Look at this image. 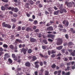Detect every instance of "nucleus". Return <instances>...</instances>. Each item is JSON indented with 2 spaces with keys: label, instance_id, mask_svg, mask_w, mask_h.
I'll list each match as a JSON object with an SVG mask.
<instances>
[{
  "label": "nucleus",
  "instance_id": "f257e3e1",
  "mask_svg": "<svg viewBox=\"0 0 75 75\" xmlns=\"http://www.w3.org/2000/svg\"><path fill=\"white\" fill-rule=\"evenodd\" d=\"M63 42L62 39L61 38H59L58 39L57 44V45H62Z\"/></svg>",
  "mask_w": 75,
  "mask_h": 75
},
{
  "label": "nucleus",
  "instance_id": "f03ea898",
  "mask_svg": "<svg viewBox=\"0 0 75 75\" xmlns=\"http://www.w3.org/2000/svg\"><path fill=\"white\" fill-rule=\"evenodd\" d=\"M28 51V48H26V49L24 48H23L21 50V52L23 53V54L24 55H25L27 54V51Z\"/></svg>",
  "mask_w": 75,
  "mask_h": 75
},
{
  "label": "nucleus",
  "instance_id": "7ed1b4c3",
  "mask_svg": "<svg viewBox=\"0 0 75 75\" xmlns=\"http://www.w3.org/2000/svg\"><path fill=\"white\" fill-rule=\"evenodd\" d=\"M47 37L48 38H51L52 40H54V38L55 37V35H52V34H49L47 35Z\"/></svg>",
  "mask_w": 75,
  "mask_h": 75
},
{
  "label": "nucleus",
  "instance_id": "20e7f679",
  "mask_svg": "<svg viewBox=\"0 0 75 75\" xmlns=\"http://www.w3.org/2000/svg\"><path fill=\"white\" fill-rule=\"evenodd\" d=\"M65 4H67V7H72V4L71 2L68 3V2L66 1L65 2Z\"/></svg>",
  "mask_w": 75,
  "mask_h": 75
},
{
  "label": "nucleus",
  "instance_id": "39448f33",
  "mask_svg": "<svg viewBox=\"0 0 75 75\" xmlns=\"http://www.w3.org/2000/svg\"><path fill=\"white\" fill-rule=\"evenodd\" d=\"M30 41L31 42H35L37 41V40L33 38H30Z\"/></svg>",
  "mask_w": 75,
  "mask_h": 75
},
{
  "label": "nucleus",
  "instance_id": "423d86ee",
  "mask_svg": "<svg viewBox=\"0 0 75 75\" xmlns=\"http://www.w3.org/2000/svg\"><path fill=\"white\" fill-rule=\"evenodd\" d=\"M8 25V24H6V22H3L2 24V26L3 27H6V28H7V27Z\"/></svg>",
  "mask_w": 75,
  "mask_h": 75
},
{
  "label": "nucleus",
  "instance_id": "0eeeda50",
  "mask_svg": "<svg viewBox=\"0 0 75 75\" xmlns=\"http://www.w3.org/2000/svg\"><path fill=\"white\" fill-rule=\"evenodd\" d=\"M47 30L48 31H53V28L52 26H50L47 27Z\"/></svg>",
  "mask_w": 75,
  "mask_h": 75
},
{
  "label": "nucleus",
  "instance_id": "6e6552de",
  "mask_svg": "<svg viewBox=\"0 0 75 75\" xmlns=\"http://www.w3.org/2000/svg\"><path fill=\"white\" fill-rule=\"evenodd\" d=\"M25 31H28H28H32H32H33V30L32 29L30 28V27H28L26 29Z\"/></svg>",
  "mask_w": 75,
  "mask_h": 75
},
{
  "label": "nucleus",
  "instance_id": "1a4fd4ad",
  "mask_svg": "<svg viewBox=\"0 0 75 75\" xmlns=\"http://www.w3.org/2000/svg\"><path fill=\"white\" fill-rule=\"evenodd\" d=\"M32 58V61H35L37 59L35 56H33Z\"/></svg>",
  "mask_w": 75,
  "mask_h": 75
},
{
  "label": "nucleus",
  "instance_id": "9d476101",
  "mask_svg": "<svg viewBox=\"0 0 75 75\" xmlns=\"http://www.w3.org/2000/svg\"><path fill=\"white\" fill-rule=\"evenodd\" d=\"M25 65L26 67H30V65H31V64H30V62H28L25 63Z\"/></svg>",
  "mask_w": 75,
  "mask_h": 75
},
{
  "label": "nucleus",
  "instance_id": "9b49d317",
  "mask_svg": "<svg viewBox=\"0 0 75 75\" xmlns=\"http://www.w3.org/2000/svg\"><path fill=\"white\" fill-rule=\"evenodd\" d=\"M5 57L6 58H10V55H9L8 54H5Z\"/></svg>",
  "mask_w": 75,
  "mask_h": 75
},
{
  "label": "nucleus",
  "instance_id": "f8f14e48",
  "mask_svg": "<svg viewBox=\"0 0 75 75\" xmlns=\"http://www.w3.org/2000/svg\"><path fill=\"white\" fill-rule=\"evenodd\" d=\"M16 43H18V42H19V43H20L21 42V40L18 39H16Z\"/></svg>",
  "mask_w": 75,
  "mask_h": 75
},
{
  "label": "nucleus",
  "instance_id": "ddd939ff",
  "mask_svg": "<svg viewBox=\"0 0 75 75\" xmlns=\"http://www.w3.org/2000/svg\"><path fill=\"white\" fill-rule=\"evenodd\" d=\"M42 42H43L44 43V44H48L47 41L45 39H44L42 40Z\"/></svg>",
  "mask_w": 75,
  "mask_h": 75
},
{
  "label": "nucleus",
  "instance_id": "4468645a",
  "mask_svg": "<svg viewBox=\"0 0 75 75\" xmlns=\"http://www.w3.org/2000/svg\"><path fill=\"white\" fill-rule=\"evenodd\" d=\"M14 52H18V50H17V46H15V47L14 48Z\"/></svg>",
  "mask_w": 75,
  "mask_h": 75
},
{
  "label": "nucleus",
  "instance_id": "2eb2a0df",
  "mask_svg": "<svg viewBox=\"0 0 75 75\" xmlns=\"http://www.w3.org/2000/svg\"><path fill=\"white\" fill-rule=\"evenodd\" d=\"M63 47V46H60L58 47H57V50H61V49Z\"/></svg>",
  "mask_w": 75,
  "mask_h": 75
},
{
  "label": "nucleus",
  "instance_id": "dca6fc26",
  "mask_svg": "<svg viewBox=\"0 0 75 75\" xmlns=\"http://www.w3.org/2000/svg\"><path fill=\"white\" fill-rule=\"evenodd\" d=\"M59 12V10H57V11H55L54 12V15H58Z\"/></svg>",
  "mask_w": 75,
  "mask_h": 75
},
{
  "label": "nucleus",
  "instance_id": "f3484780",
  "mask_svg": "<svg viewBox=\"0 0 75 75\" xmlns=\"http://www.w3.org/2000/svg\"><path fill=\"white\" fill-rule=\"evenodd\" d=\"M9 47L11 49V50H13L14 49V46L13 45H11L10 46H9Z\"/></svg>",
  "mask_w": 75,
  "mask_h": 75
},
{
  "label": "nucleus",
  "instance_id": "a211bd4d",
  "mask_svg": "<svg viewBox=\"0 0 75 75\" xmlns=\"http://www.w3.org/2000/svg\"><path fill=\"white\" fill-rule=\"evenodd\" d=\"M8 61L10 64H12L13 63V60H11V59L9 58L8 59Z\"/></svg>",
  "mask_w": 75,
  "mask_h": 75
},
{
  "label": "nucleus",
  "instance_id": "6ab92c4d",
  "mask_svg": "<svg viewBox=\"0 0 75 75\" xmlns=\"http://www.w3.org/2000/svg\"><path fill=\"white\" fill-rule=\"evenodd\" d=\"M3 47L4 48L7 49V48L8 47V45L6 44H4L3 45Z\"/></svg>",
  "mask_w": 75,
  "mask_h": 75
},
{
  "label": "nucleus",
  "instance_id": "aec40b11",
  "mask_svg": "<svg viewBox=\"0 0 75 75\" xmlns=\"http://www.w3.org/2000/svg\"><path fill=\"white\" fill-rule=\"evenodd\" d=\"M51 67L53 69H54V68H56V65L55 64H53L51 66Z\"/></svg>",
  "mask_w": 75,
  "mask_h": 75
},
{
  "label": "nucleus",
  "instance_id": "412c9836",
  "mask_svg": "<svg viewBox=\"0 0 75 75\" xmlns=\"http://www.w3.org/2000/svg\"><path fill=\"white\" fill-rule=\"evenodd\" d=\"M47 10L50 12L51 11H52V8L51 7L49 8H47Z\"/></svg>",
  "mask_w": 75,
  "mask_h": 75
},
{
  "label": "nucleus",
  "instance_id": "4be33fe9",
  "mask_svg": "<svg viewBox=\"0 0 75 75\" xmlns=\"http://www.w3.org/2000/svg\"><path fill=\"white\" fill-rule=\"evenodd\" d=\"M29 3L31 5H33V4H34V2H33V1L32 0H30L29 1Z\"/></svg>",
  "mask_w": 75,
  "mask_h": 75
},
{
  "label": "nucleus",
  "instance_id": "5701e85b",
  "mask_svg": "<svg viewBox=\"0 0 75 75\" xmlns=\"http://www.w3.org/2000/svg\"><path fill=\"white\" fill-rule=\"evenodd\" d=\"M11 21L12 22H16V21H17V19L15 18H13V19H11Z\"/></svg>",
  "mask_w": 75,
  "mask_h": 75
},
{
  "label": "nucleus",
  "instance_id": "b1692460",
  "mask_svg": "<svg viewBox=\"0 0 75 75\" xmlns=\"http://www.w3.org/2000/svg\"><path fill=\"white\" fill-rule=\"evenodd\" d=\"M32 52V50L31 49H28V54H31V53Z\"/></svg>",
  "mask_w": 75,
  "mask_h": 75
},
{
  "label": "nucleus",
  "instance_id": "393cba45",
  "mask_svg": "<svg viewBox=\"0 0 75 75\" xmlns=\"http://www.w3.org/2000/svg\"><path fill=\"white\" fill-rule=\"evenodd\" d=\"M69 25V22L68 21H67L65 24V26L66 27H68Z\"/></svg>",
  "mask_w": 75,
  "mask_h": 75
},
{
  "label": "nucleus",
  "instance_id": "a878e982",
  "mask_svg": "<svg viewBox=\"0 0 75 75\" xmlns=\"http://www.w3.org/2000/svg\"><path fill=\"white\" fill-rule=\"evenodd\" d=\"M64 6H63V4H61L60 6V7H59V8L60 10H62V8H63Z\"/></svg>",
  "mask_w": 75,
  "mask_h": 75
},
{
  "label": "nucleus",
  "instance_id": "bb28decb",
  "mask_svg": "<svg viewBox=\"0 0 75 75\" xmlns=\"http://www.w3.org/2000/svg\"><path fill=\"white\" fill-rule=\"evenodd\" d=\"M5 7L4 6H2L1 7V10L2 11H5Z\"/></svg>",
  "mask_w": 75,
  "mask_h": 75
},
{
  "label": "nucleus",
  "instance_id": "cd10ccee",
  "mask_svg": "<svg viewBox=\"0 0 75 75\" xmlns=\"http://www.w3.org/2000/svg\"><path fill=\"white\" fill-rule=\"evenodd\" d=\"M18 11V9L17 8H15V9L14 10V11L15 13H17Z\"/></svg>",
  "mask_w": 75,
  "mask_h": 75
},
{
  "label": "nucleus",
  "instance_id": "c85d7f7f",
  "mask_svg": "<svg viewBox=\"0 0 75 75\" xmlns=\"http://www.w3.org/2000/svg\"><path fill=\"white\" fill-rule=\"evenodd\" d=\"M44 57L45 59H47L48 58V55L47 54H45L44 56Z\"/></svg>",
  "mask_w": 75,
  "mask_h": 75
},
{
  "label": "nucleus",
  "instance_id": "c756f323",
  "mask_svg": "<svg viewBox=\"0 0 75 75\" xmlns=\"http://www.w3.org/2000/svg\"><path fill=\"white\" fill-rule=\"evenodd\" d=\"M45 75H48L49 72L47 71H45Z\"/></svg>",
  "mask_w": 75,
  "mask_h": 75
},
{
  "label": "nucleus",
  "instance_id": "7c9ffc66",
  "mask_svg": "<svg viewBox=\"0 0 75 75\" xmlns=\"http://www.w3.org/2000/svg\"><path fill=\"white\" fill-rule=\"evenodd\" d=\"M30 4L28 3H27L25 4V6L26 8H28Z\"/></svg>",
  "mask_w": 75,
  "mask_h": 75
},
{
  "label": "nucleus",
  "instance_id": "2f4dec72",
  "mask_svg": "<svg viewBox=\"0 0 75 75\" xmlns=\"http://www.w3.org/2000/svg\"><path fill=\"white\" fill-rule=\"evenodd\" d=\"M21 28L20 26H19L18 27V29H17V31H20L21 30Z\"/></svg>",
  "mask_w": 75,
  "mask_h": 75
},
{
  "label": "nucleus",
  "instance_id": "473e14b6",
  "mask_svg": "<svg viewBox=\"0 0 75 75\" xmlns=\"http://www.w3.org/2000/svg\"><path fill=\"white\" fill-rule=\"evenodd\" d=\"M65 37L66 39H68L69 38V36H68V35L66 34L65 35Z\"/></svg>",
  "mask_w": 75,
  "mask_h": 75
},
{
  "label": "nucleus",
  "instance_id": "72a5a7b5",
  "mask_svg": "<svg viewBox=\"0 0 75 75\" xmlns=\"http://www.w3.org/2000/svg\"><path fill=\"white\" fill-rule=\"evenodd\" d=\"M38 7L39 8H41V7H42V4H38Z\"/></svg>",
  "mask_w": 75,
  "mask_h": 75
},
{
  "label": "nucleus",
  "instance_id": "f704fd0d",
  "mask_svg": "<svg viewBox=\"0 0 75 75\" xmlns=\"http://www.w3.org/2000/svg\"><path fill=\"white\" fill-rule=\"evenodd\" d=\"M60 27V28H63V26L61 24H59V26H58V27Z\"/></svg>",
  "mask_w": 75,
  "mask_h": 75
},
{
  "label": "nucleus",
  "instance_id": "c9c22d12",
  "mask_svg": "<svg viewBox=\"0 0 75 75\" xmlns=\"http://www.w3.org/2000/svg\"><path fill=\"white\" fill-rule=\"evenodd\" d=\"M72 45V42H70L68 43V45H69V46Z\"/></svg>",
  "mask_w": 75,
  "mask_h": 75
},
{
  "label": "nucleus",
  "instance_id": "e433bc0d",
  "mask_svg": "<svg viewBox=\"0 0 75 75\" xmlns=\"http://www.w3.org/2000/svg\"><path fill=\"white\" fill-rule=\"evenodd\" d=\"M51 54H55V53L56 52L54 50H52L51 51Z\"/></svg>",
  "mask_w": 75,
  "mask_h": 75
},
{
  "label": "nucleus",
  "instance_id": "4c0bfd02",
  "mask_svg": "<svg viewBox=\"0 0 75 75\" xmlns=\"http://www.w3.org/2000/svg\"><path fill=\"white\" fill-rule=\"evenodd\" d=\"M74 52H71V55H72V56H73V57H74L75 55V53Z\"/></svg>",
  "mask_w": 75,
  "mask_h": 75
},
{
  "label": "nucleus",
  "instance_id": "58836bf2",
  "mask_svg": "<svg viewBox=\"0 0 75 75\" xmlns=\"http://www.w3.org/2000/svg\"><path fill=\"white\" fill-rule=\"evenodd\" d=\"M40 66H43V62L41 61L40 62Z\"/></svg>",
  "mask_w": 75,
  "mask_h": 75
},
{
  "label": "nucleus",
  "instance_id": "ea45409f",
  "mask_svg": "<svg viewBox=\"0 0 75 75\" xmlns=\"http://www.w3.org/2000/svg\"><path fill=\"white\" fill-rule=\"evenodd\" d=\"M13 59L14 61H17L18 59H17V57L15 56L14 58Z\"/></svg>",
  "mask_w": 75,
  "mask_h": 75
},
{
  "label": "nucleus",
  "instance_id": "a19ab883",
  "mask_svg": "<svg viewBox=\"0 0 75 75\" xmlns=\"http://www.w3.org/2000/svg\"><path fill=\"white\" fill-rule=\"evenodd\" d=\"M15 27H16V24H13L12 27V29H14Z\"/></svg>",
  "mask_w": 75,
  "mask_h": 75
},
{
  "label": "nucleus",
  "instance_id": "79ce46f5",
  "mask_svg": "<svg viewBox=\"0 0 75 75\" xmlns=\"http://www.w3.org/2000/svg\"><path fill=\"white\" fill-rule=\"evenodd\" d=\"M70 68V67L69 66H67V69H65L66 71H67V70H69V69Z\"/></svg>",
  "mask_w": 75,
  "mask_h": 75
},
{
  "label": "nucleus",
  "instance_id": "37998d69",
  "mask_svg": "<svg viewBox=\"0 0 75 75\" xmlns=\"http://www.w3.org/2000/svg\"><path fill=\"white\" fill-rule=\"evenodd\" d=\"M70 72H66L65 73V75H70Z\"/></svg>",
  "mask_w": 75,
  "mask_h": 75
},
{
  "label": "nucleus",
  "instance_id": "c03bdc74",
  "mask_svg": "<svg viewBox=\"0 0 75 75\" xmlns=\"http://www.w3.org/2000/svg\"><path fill=\"white\" fill-rule=\"evenodd\" d=\"M42 48L43 50H45V49H46V46H44L42 45Z\"/></svg>",
  "mask_w": 75,
  "mask_h": 75
},
{
  "label": "nucleus",
  "instance_id": "a18cd8bd",
  "mask_svg": "<svg viewBox=\"0 0 75 75\" xmlns=\"http://www.w3.org/2000/svg\"><path fill=\"white\" fill-rule=\"evenodd\" d=\"M70 12L72 13V14H75V12L73 10H71L70 11Z\"/></svg>",
  "mask_w": 75,
  "mask_h": 75
},
{
  "label": "nucleus",
  "instance_id": "49530a36",
  "mask_svg": "<svg viewBox=\"0 0 75 75\" xmlns=\"http://www.w3.org/2000/svg\"><path fill=\"white\" fill-rule=\"evenodd\" d=\"M7 27L8 28H11V25L8 24Z\"/></svg>",
  "mask_w": 75,
  "mask_h": 75
},
{
  "label": "nucleus",
  "instance_id": "de8ad7c7",
  "mask_svg": "<svg viewBox=\"0 0 75 75\" xmlns=\"http://www.w3.org/2000/svg\"><path fill=\"white\" fill-rule=\"evenodd\" d=\"M51 25V24H50V23H47L46 25V27H48V26H50V25Z\"/></svg>",
  "mask_w": 75,
  "mask_h": 75
},
{
  "label": "nucleus",
  "instance_id": "09e8293b",
  "mask_svg": "<svg viewBox=\"0 0 75 75\" xmlns=\"http://www.w3.org/2000/svg\"><path fill=\"white\" fill-rule=\"evenodd\" d=\"M37 28V27L35 25H33V30H35Z\"/></svg>",
  "mask_w": 75,
  "mask_h": 75
},
{
  "label": "nucleus",
  "instance_id": "8fccbe9b",
  "mask_svg": "<svg viewBox=\"0 0 75 75\" xmlns=\"http://www.w3.org/2000/svg\"><path fill=\"white\" fill-rule=\"evenodd\" d=\"M39 65L38 64H35V68H38V67H39Z\"/></svg>",
  "mask_w": 75,
  "mask_h": 75
},
{
  "label": "nucleus",
  "instance_id": "3c124183",
  "mask_svg": "<svg viewBox=\"0 0 75 75\" xmlns=\"http://www.w3.org/2000/svg\"><path fill=\"white\" fill-rule=\"evenodd\" d=\"M48 41H50V42H53V40H52L51 39L49 38L48 39Z\"/></svg>",
  "mask_w": 75,
  "mask_h": 75
},
{
  "label": "nucleus",
  "instance_id": "603ef678",
  "mask_svg": "<svg viewBox=\"0 0 75 75\" xmlns=\"http://www.w3.org/2000/svg\"><path fill=\"white\" fill-rule=\"evenodd\" d=\"M58 72V75H61V70H59L57 71Z\"/></svg>",
  "mask_w": 75,
  "mask_h": 75
},
{
  "label": "nucleus",
  "instance_id": "864d4df0",
  "mask_svg": "<svg viewBox=\"0 0 75 75\" xmlns=\"http://www.w3.org/2000/svg\"><path fill=\"white\" fill-rule=\"evenodd\" d=\"M34 23H35V25H36L37 24H38V21H37V20H35L34 21Z\"/></svg>",
  "mask_w": 75,
  "mask_h": 75
},
{
  "label": "nucleus",
  "instance_id": "5fc2aeb1",
  "mask_svg": "<svg viewBox=\"0 0 75 75\" xmlns=\"http://www.w3.org/2000/svg\"><path fill=\"white\" fill-rule=\"evenodd\" d=\"M40 24H45V22H40L39 23Z\"/></svg>",
  "mask_w": 75,
  "mask_h": 75
},
{
  "label": "nucleus",
  "instance_id": "6e6d98bb",
  "mask_svg": "<svg viewBox=\"0 0 75 75\" xmlns=\"http://www.w3.org/2000/svg\"><path fill=\"white\" fill-rule=\"evenodd\" d=\"M51 51L50 50H49L48 51V54L49 55H51Z\"/></svg>",
  "mask_w": 75,
  "mask_h": 75
},
{
  "label": "nucleus",
  "instance_id": "4d7b16f0",
  "mask_svg": "<svg viewBox=\"0 0 75 75\" xmlns=\"http://www.w3.org/2000/svg\"><path fill=\"white\" fill-rule=\"evenodd\" d=\"M42 37V34L41 33H39L38 35L39 38H41Z\"/></svg>",
  "mask_w": 75,
  "mask_h": 75
},
{
  "label": "nucleus",
  "instance_id": "13d9d810",
  "mask_svg": "<svg viewBox=\"0 0 75 75\" xmlns=\"http://www.w3.org/2000/svg\"><path fill=\"white\" fill-rule=\"evenodd\" d=\"M2 1H3V2H4V3H7L8 2V1L7 0H2Z\"/></svg>",
  "mask_w": 75,
  "mask_h": 75
},
{
  "label": "nucleus",
  "instance_id": "bf43d9fd",
  "mask_svg": "<svg viewBox=\"0 0 75 75\" xmlns=\"http://www.w3.org/2000/svg\"><path fill=\"white\" fill-rule=\"evenodd\" d=\"M40 3V1H37L36 2V5H38V4H39V3Z\"/></svg>",
  "mask_w": 75,
  "mask_h": 75
},
{
  "label": "nucleus",
  "instance_id": "052dcab7",
  "mask_svg": "<svg viewBox=\"0 0 75 75\" xmlns=\"http://www.w3.org/2000/svg\"><path fill=\"white\" fill-rule=\"evenodd\" d=\"M55 56V55L54 54H53L52 55L51 57L52 58H54Z\"/></svg>",
  "mask_w": 75,
  "mask_h": 75
},
{
  "label": "nucleus",
  "instance_id": "680f3d73",
  "mask_svg": "<svg viewBox=\"0 0 75 75\" xmlns=\"http://www.w3.org/2000/svg\"><path fill=\"white\" fill-rule=\"evenodd\" d=\"M39 31V29H37L35 30V33H38Z\"/></svg>",
  "mask_w": 75,
  "mask_h": 75
},
{
  "label": "nucleus",
  "instance_id": "e2e57ef3",
  "mask_svg": "<svg viewBox=\"0 0 75 75\" xmlns=\"http://www.w3.org/2000/svg\"><path fill=\"white\" fill-rule=\"evenodd\" d=\"M13 16L14 17H17V14H14L13 15Z\"/></svg>",
  "mask_w": 75,
  "mask_h": 75
},
{
  "label": "nucleus",
  "instance_id": "0e129e2a",
  "mask_svg": "<svg viewBox=\"0 0 75 75\" xmlns=\"http://www.w3.org/2000/svg\"><path fill=\"white\" fill-rule=\"evenodd\" d=\"M12 57L13 58H14L16 57V55L15 54H12Z\"/></svg>",
  "mask_w": 75,
  "mask_h": 75
},
{
  "label": "nucleus",
  "instance_id": "69168bd1",
  "mask_svg": "<svg viewBox=\"0 0 75 75\" xmlns=\"http://www.w3.org/2000/svg\"><path fill=\"white\" fill-rule=\"evenodd\" d=\"M39 62H38V61L36 62H35L34 64L37 65V64H39Z\"/></svg>",
  "mask_w": 75,
  "mask_h": 75
},
{
  "label": "nucleus",
  "instance_id": "338daca9",
  "mask_svg": "<svg viewBox=\"0 0 75 75\" xmlns=\"http://www.w3.org/2000/svg\"><path fill=\"white\" fill-rule=\"evenodd\" d=\"M8 6V4H6L4 5V7H5V8H7Z\"/></svg>",
  "mask_w": 75,
  "mask_h": 75
},
{
  "label": "nucleus",
  "instance_id": "774afa93",
  "mask_svg": "<svg viewBox=\"0 0 75 75\" xmlns=\"http://www.w3.org/2000/svg\"><path fill=\"white\" fill-rule=\"evenodd\" d=\"M35 75H38V71H36L34 72Z\"/></svg>",
  "mask_w": 75,
  "mask_h": 75
}]
</instances>
